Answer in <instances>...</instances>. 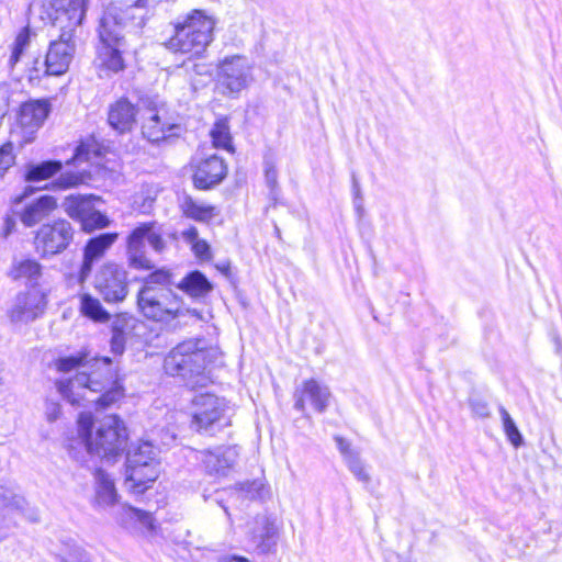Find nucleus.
Masks as SVG:
<instances>
[{"instance_id":"f257e3e1","label":"nucleus","mask_w":562,"mask_h":562,"mask_svg":"<svg viewBox=\"0 0 562 562\" xmlns=\"http://www.w3.org/2000/svg\"><path fill=\"white\" fill-rule=\"evenodd\" d=\"M148 3L149 0H136L132 4L111 3L106 7L98 26L97 60L100 67L112 72L124 70L123 54L127 44L122 31L139 30L146 24Z\"/></svg>"},{"instance_id":"f03ea898","label":"nucleus","mask_w":562,"mask_h":562,"mask_svg":"<svg viewBox=\"0 0 562 562\" xmlns=\"http://www.w3.org/2000/svg\"><path fill=\"white\" fill-rule=\"evenodd\" d=\"M86 369L74 378L56 382L59 394L71 405L81 404L86 390L100 393L93 401L98 409H106L124 396L123 381L111 358H90Z\"/></svg>"},{"instance_id":"7ed1b4c3","label":"nucleus","mask_w":562,"mask_h":562,"mask_svg":"<svg viewBox=\"0 0 562 562\" xmlns=\"http://www.w3.org/2000/svg\"><path fill=\"white\" fill-rule=\"evenodd\" d=\"M86 11L87 0H50L48 16L53 25L59 27L60 34L50 43L45 56L46 75L60 76L69 68L76 49L74 34Z\"/></svg>"},{"instance_id":"20e7f679","label":"nucleus","mask_w":562,"mask_h":562,"mask_svg":"<svg viewBox=\"0 0 562 562\" xmlns=\"http://www.w3.org/2000/svg\"><path fill=\"white\" fill-rule=\"evenodd\" d=\"M216 21L203 10L194 9L173 25V35L165 43L175 53L201 56L214 40Z\"/></svg>"},{"instance_id":"39448f33","label":"nucleus","mask_w":562,"mask_h":562,"mask_svg":"<svg viewBox=\"0 0 562 562\" xmlns=\"http://www.w3.org/2000/svg\"><path fill=\"white\" fill-rule=\"evenodd\" d=\"M200 340H187L172 348L164 359L165 372L179 376L188 386L195 387L204 381L206 350Z\"/></svg>"},{"instance_id":"423d86ee","label":"nucleus","mask_w":562,"mask_h":562,"mask_svg":"<svg viewBox=\"0 0 562 562\" xmlns=\"http://www.w3.org/2000/svg\"><path fill=\"white\" fill-rule=\"evenodd\" d=\"M158 449L148 440L132 443L126 452V483L134 493H144L159 474Z\"/></svg>"},{"instance_id":"0eeeda50","label":"nucleus","mask_w":562,"mask_h":562,"mask_svg":"<svg viewBox=\"0 0 562 562\" xmlns=\"http://www.w3.org/2000/svg\"><path fill=\"white\" fill-rule=\"evenodd\" d=\"M164 236V227L156 221L140 223L134 227L126 238L130 267L138 270H151L154 263L146 255L145 245L147 243L154 252L162 254L167 248Z\"/></svg>"},{"instance_id":"6e6552de","label":"nucleus","mask_w":562,"mask_h":562,"mask_svg":"<svg viewBox=\"0 0 562 562\" xmlns=\"http://www.w3.org/2000/svg\"><path fill=\"white\" fill-rule=\"evenodd\" d=\"M127 430L117 415L105 416L92 438L86 441V451L108 462H114L126 449Z\"/></svg>"},{"instance_id":"1a4fd4ad","label":"nucleus","mask_w":562,"mask_h":562,"mask_svg":"<svg viewBox=\"0 0 562 562\" xmlns=\"http://www.w3.org/2000/svg\"><path fill=\"white\" fill-rule=\"evenodd\" d=\"M192 405L191 428L195 431L213 436L231 425V407L224 398L210 393L199 394Z\"/></svg>"},{"instance_id":"9d476101","label":"nucleus","mask_w":562,"mask_h":562,"mask_svg":"<svg viewBox=\"0 0 562 562\" xmlns=\"http://www.w3.org/2000/svg\"><path fill=\"white\" fill-rule=\"evenodd\" d=\"M181 299L170 289L143 285L137 295V305L142 314L156 322H168L184 315Z\"/></svg>"},{"instance_id":"9b49d317","label":"nucleus","mask_w":562,"mask_h":562,"mask_svg":"<svg viewBox=\"0 0 562 562\" xmlns=\"http://www.w3.org/2000/svg\"><path fill=\"white\" fill-rule=\"evenodd\" d=\"M251 66L246 56H226L220 60L216 72V89L228 98H237L251 81Z\"/></svg>"},{"instance_id":"f8f14e48","label":"nucleus","mask_w":562,"mask_h":562,"mask_svg":"<svg viewBox=\"0 0 562 562\" xmlns=\"http://www.w3.org/2000/svg\"><path fill=\"white\" fill-rule=\"evenodd\" d=\"M75 228L64 218L41 225L34 236L35 251L43 259L64 252L74 241Z\"/></svg>"},{"instance_id":"ddd939ff","label":"nucleus","mask_w":562,"mask_h":562,"mask_svg":"<svg viewBox=\"0 0 562 562\" xmlns=\"http://www.w3.org/2000/svg\"><path fill=\"white\" fill-rule=\"evenodd\" d=\"M140 132L144 139L154 146L169 145L183 132L164 109L149 108L142 114Z\"/></svg>"},{"instance_id":"4468645a","label":"nucleus","mask_w":562,"mask_h":562,"mask_svg":"<svg viewBox=\"0 0 562 562\" xmlns=\"http://www.w3.org/2000/svg\"><path fill=\"white\" fill-rule=\"evenodd\" d=\"M93 288L105 303H122L128 294L127 272L115 262H105L93 278Z\"/></svg>"},{"instance_id":"2eb2a0df","label":"nucleus","mask_w":562,"mask_h":562,"mask_svg":"<svg viewBox=\"0 0 562 562\" xmlns=\"http://www.w3.org/2000/svg\"><path fill=\"white\" fill-rule=\"evenodd\" d=\"M192 182L195 189L207 191L221 184L227 176L228 166L218 155L194 159L192 161Z\"/></svg>"},{"instance_id":"dca6fc26","label":"nucleus","mask_w":562,"mask_h":562,"mask_svg":"<svg viewBox=\"0 0 562 562\" xmlns=\"http://www.w3.org/2000/svg\"><path fill=\"white\" fill-rule=\"evenodd\" d=\"M25 498L12 482H0V540L16 526L15 517L24 509Z\"/></svg>"},{"instance_id":"f3484780","label":"nucleus","mask_w":562,"mask_h":562,"mask_svg":"<svg viewBox=\"0 0 562 562\" xmlns=\"http://www.w3.org/2000/svg\"><path fill=\"white\" fill-rule=\"evenodd\" d=\"M47 305L46 295L38 290L19 293L9 311L13 324H27L42 316Z\"/></svg>"},{"instance_id":"a211bd4d","label":"nucleus","mask_w":562,"mask_h":562,"mask_svg":"<svg viewBox=\"0 0 562 562\" xmlns=\"http://www.w3.org/2000/svg\"><path fill=\"white\" fill-rule=\"evenodd\" d=\"M330 391L328 386L321 384L315 379H308L302 382L294 391V409L304 414L306 402L311 404L317 413H324L329 406Z\"/></svg>"},{"instance_id":"6ab92c4d","label":"nucleus","mask_w":562,"mask_h":562,"mask_svg":"<svg viewBox=\"0 0 562 562\" xmlns=\"http://www.w3.org/2000/svg\"><path fill=\"white\" fill-rule=\"evenodd\" d=\"M119 234L115 232L101 233L97 236L89 238L83 248V258L78 271L79 283H85L95 261L100 260L105 252L117 240Z\"/></svg>"},{"instance_id":"aec40b11","label":"nucleus","mask_w":562,"mask_h":562,"mask_svg":"<svg viewBox=\"0 0 562 562\" xmlns=\"http://www.w3.org/2000/svg\"><path fill=\"white\" fill-rule=\"evenodd\" d=\"M201 460L210 474L226 476L238 458L236 447H217L214 450L201 451Z\"/></svg>"},{"instance_id":"412c9836","label":"nucleus","mask_w":562,"mask_h":562,"mask_svg":"<svg viewBox=\"0 0 562 562\" xmlns=\"http://www.w3.org/2000/svg\"><path fill=\"white\" fill-rule=\"evenodd\" d=\"M137 109L126 98H121L110 105L109 125L119 134L130 133L136 124Z\"/></svg>"},{"instance_id":"4be33fe9","label":"nucleus","mask_w":562,"mask_h":562,"mask_svg":"<svg viewBox=\"0 0 562 562\" xmlns=\"http://www.w3.org/2000/svg\"><path fill=\"white\" fill-rule=\"evenodd\" d=\"M56 206V199L44 194L25 204L16 215L25 227H33L45 220Z\"/></svg>"},{"instance_id":"5701e85b","label":"nucleus","mask_w":562,"mask_h":562,"mask_svg":"<svg viewBox=\"0 0 562 562\" xmlns=\"http://www.w3.org/2000/svg\"><path fill=\"white\" fill-rule=\"evenodd\" d=\"M256 528L252 530L251 541L261 554H268L276 550L278 542V528L269 517H260L256 520Z\"/></svg>"},{"instance_id":"b1692460","label":"nucleus","mask_w":562,"mask_h":562,"mask_svg":"<svg viewBox=\"0 0 562 562\" xmlns=\"http://www.w3.org/2000/svg\"><path fill=\"white\" fill-rule=\"evenodd\" d=\"M179 207L184 217L203 224H209L220 214L215 205L201 203L187 193L179 199Z\"/></svg>"},{"instance_id":"393cba45","label":"nucleus","mask_w":562,"mask_h":562,"mask_svg":"<svg viewBox=\"0 0 562 562\" xmlns=\"http://www.w3.org/2000/svg\"><path fill=\"white\" fill-rule=\"evenodd\" d=\"M175 286L193 300L204 299L213 290L212 282L200 270L188 272Z\"/></svg>"},{"instance_id":"a878e982","label":"nucleus","mask_w":562,"mask_h":562,"mask_svg":"<svg viewBox=\"0 0 562 562\" xmlns=\"http://www.w3.org/2000/svg\"><path fill=\"white\" fill-rule=\"evenodd\" d=\"M50 113V103L46 100H33L21 105L19 122L23 127H40Z\"/></svg>"},{"instance_id":"bb28decb","label":"nucleus","mask_w":562,"mask_h":562,"mask_svg":"<svg viewBox=\"0 0 562 562\" xmlns=\"http://www.w3.org/2000/svg\"><path fill=\"white\" fill-rule=\"evenodd\" d=\"M99 202L101 199L94 194H69L65 198L61 207L71 220L81 223Z\"/></svg>"},{"instance_id":"cd10ccee","label":"nucleus","mask_w":562,"mask_h":562,"mask_svg":"<svg viewBox=\"0 0 562 562\" xmlns=\"http://www.w3.org/2000/svg\"><path fill=\"white\" fill-rule=\"evenodd\" d=\"M95 497L101 506H112L117 502L119 495L115 488L114 481L101 468L95 469Z\"/></svg>"},{"instance_id":"c85d7f7f","label":"nucleus","mask_w":562,"mask_h":562,"mask_svg":"<svg viewBox=\"0 0 562 562\" xmlns=\"http://www.w3.org/2000/svg\"><path fill=\"white\" fill-rule=\"evenodd\" d=\"M80 314L93 323L104 324L111 319V314L104 308L99 299L90 293L79 295Z\"/></svg>"},{"instance_id":"c756f323","label":"nucleus","mask_w":562,"mask_h":562,"mask_svg":"<svg viewBox=\"0 0 562 562\" xmlns=\"http://www.w3.org/2000/svg\"><path fill=\"white\" fill-rule=\"evenodd\" d=\"M59 160H44L37 164H29L25 168V181L38 182L57 175L61 170Z\"/></svg>"},{"instance_id":"7c9ffc66","label":"nucleus","mask_w":562,"mask_h":562,"mask_svg":"<svg viewBox=\"0 0 562 562\" xmlns=\"http://www.w3.org/2000/svg\"><path fill=\"white\" fill-rule=\"evenodd\" d=\"M210 135L212 138L213 146L215 148L225 149L227 151L234 153L229 125L226 119L217 120L214 123L210 132Z\"/></svg>"},{"instance_id":"2f4dec72","label":"nucleus","mask_w":562,"mask_h":562,"mask_svg":"<svg viewBox=\"0 0 562 562\" xmlns=\"http://www.w3.org/2000/svg\"><path fill=\"white\" fill-rule=\"evenodd\" d=\"M42 274V266L35 259H24L15 263L11 270L14 280L26 279L35 284Z\"/></svg>"},{"instance_id":"473e14b6","label":"nucleus","mask_w":562,"mask_h":562,"mask_svg":"<svg viewBox=\"0 0 562 562\" xmlns=\"http://www.w3.org/2000/svg\"><path fill=\"white\" fill-rule=\"evenodd\" d=\"M89 359L90 352L87 349H81L80 351L74 355L59 357L55 361V366L57 371L68 373L72 370L86 368Z\"/></svg>"},{"instance_id":"72a5a7b5","label":"nucleus","mask_w":562,"mask_h":562,"mask_svg":"<svg viewBox=\"0 0 562 562\" xmlns=\"http://www.w3.org/2000/svg\"><path fill=\"white\" fill-rule=\"evenodd\" d=\"M498 411L501 414L504 432H505L508 441L515 448H519V447L524 446V443H525L524 437H522L520 430L518 429L516 423L509 415V413L502 405L499 406Z\"/></svg>"},{"instance_id":"f704fd0d","label":"nucleus","mask_w":562,"mask_h":562,"mask_svg":"<svg viewBox=\"0 0 562 562\" xmlns=\"http://www.w3.org/2000/svg\"><path fill=\"white\" fill-rule=\"evenodd\" d=\"M80 225L83 232L91 233L95 229H103L109 227L111 225V220L105 213L101 212L95 204L94 207L82 220Z\"/></svg>"},{"instance_id":"c9c22d12","label":"nucleus","mask_w":562,"mask_h":562,"mask_svg":"<svg viewBox=\"0 0 562 562\" xmlns=\"http://www.w3.org/2000/svg\"><path fill=\"white\" fill-rule=\"evenodd\" d=\"M126 334L120 319H115L112 324V336L110 339L111 352L114 356H122L125 351Z\"/></svg>"},{"instance_id":"e433bc0d","label":"nucleus","mask_w":562,"mask_h":562,"mask_svg":"<svg viewBox=\"0 0 562 562\" xmlns=\"http://www.w3.org/2000/svg\"><path fill=\"white\" fill-rule=\"evenodd\" d=\"M31 40V30L29 26L23 27L16 35L15 41L13 43V49L10 56V64L15 65L21 56L23 55L25 48L29 46Z\"/></svg>"},{"instance_id":"4c0bfd02","label":"nucleus","mask_w":562,"mask_h":562,"mask_svg":"<svg viewBox=\"0 0 562 562\" xmlns=\"http://www.w3.org/2000/svg\"><path fill=\"white\" fill-rule=\"evenodd\" d=\"M265 180L269 188V196L274 203H278L281 190L278 184V171L271 161H265Z\"/></svg>"},{"instance_id":"58836bf2","label":"nucleus","mask_w":562,"mask_h":562,"mask_svg":"<svg viewBox=\"0 0 562 562\" xmlns=\"http://www.w3.org/2000/svg\"><path fill=\"white\" fill-rule=\"evenodd\" d=\"M14 146L7 142L0 146V179L4 178L8 170L15 164Z\"/></svg>"},{"instance_id":"ea45409f","label":"nucleus","mask_w":562,"mask_h":562,"mask_svg":"<svg viewBox=\"0 0 562 562\" xmlns=\"http://www.w3.org/2000/svg\"><path fill=\"white\" fill-rule=\"evenodd\" d=\"M157 285H175L172 281V274L164 269H157L150 272L144 280V285L154 286Z\"/></svg>"},{"instance_id":"a19ab883","label":"nucleus","mask_w":562,"mask_h":562,"mask_svg":"<svg viewBox=\"0 0 562 562\" xmlns=\"http://www.w3.org/2000/svg\"><path fill=\"white\" fill-rule=\"evenodd\" d=\"M93 419L91 415L81 413L78 417V431L81 438V443L86 449V441L88 438H92Z\"/></svg>"},{"instance_id":"79ce46f5","label":"nucleus","mask_w":562,"mask_h":562,"mask_svg":"<svg viewBox=\"0 0 562 562\" xmlns=\"http://www.w3.org/2000/svg\"><path fill=\"white\" fill-rule=\"evenodd\" d=\"M60 562H90L89 554L79 546L71 544L65 554L60 555Z\"/></svg>"},{"instance_id":"37998d69","label":"nucleus","mask_w":562,"mask_h":562,"mask_svg":"<svg viewBox=\"0 0 562 562\" xmlns=\"http://www.w3.org/2000/svg\"><path fill=\"white\" fill-rule=\"evenodd\" d=\"M346 463H347L350 472L357 477L358 481H360L362 483H369L370 475L366 471L364 465H363L359 454L356 457H352L350 460L346 461Z\"/></svg>"},{"instance_id":"c03bdc74","label":"nucleus","mask_w":562,"mask_h":562,"mask_svg":"<svg viewBox=\"0 0 562 562\" xmlns=\"http://www.w3.org/2000/svg\"><path fill=\"white\" fill-rule=\"evenodd\" d=\"M80 183V178L74 172H64L55 180L54 186L58 189H69L77 187Z\"/></svg>"},{"instance_id":"a18cd8bd","label":"nucleus","mask_w":562,"mask_h":562,"mask_svg":"<svg viewBox=\"0 0 562 562\" xmlns=\"http://www.w3.org/2000/svg\"><path fill=\"white\" fill-rule=\"evenodd\" d=\"M470 407L476 417L486 418L490 416V407L486 401L479 396H474L470 398Z\"/></svg>"},{"instance_id":"49530a36","label":"nucleus","mask_w":562,"mask_h":562,"mask_svg":"<svg viewBox=\"0 0 562 562\" xmlns=\"http://www.w3.org/2000/svg\"><path fill=\"white\" fill-rule=\"evenodd\" d=\"M334 440H335L336 447L339 450V452L341 453L345 462L350 460L352 457H356L359 454L357 451L351 449V443L346 438H344L339 435H336V436H334Z\"/></svg>"},{"instance_id":"de8ad7c7","label":"nucleus","mask_w":562,"mask_h":562,"mask_svg":"<svg viewBox=\"0 0 562 562\" xmlns=\"http://www.w3.org/2000/svg\"><path fill=\"white\" fill-rule=\"evenodd\" d=\"M191 248L195 257L201 260H210L212 257L211 246L204 239L195 240V243L191 245Z\"/></svg>"},{"instance_id":"09e8293b","label":"nucleus","mask_w":562,"mask_h":562,"mask_svg":"<svg viewBox=\"0 0 562 562\" xmlns=\"http://www.w3.org/2000/svg\"><path fill=\"white\" fill-rule=\"evenodd\" d=\"M45 414L48 422H55L59 418L61 414V407L59 403L47 401L45 406Z\"/></svg>"},{"instance_id":"8fccbe9b","label":"nucleus","mask_w":562,"mask_h":562,"mask_svg":"<svg viewBox=\"0 0 562 562\" xmlns=\"http://www.w3.org/2000/svg\"><path fill=\"white\" fill-rule=\"evenodd\" d=\"M16 216V212H13V214H5V216L3 217L2 232L4 237H8L15 231Z\"/></svg>"},{"instance_id":"3c124183","label":"nucleus","mask_w":562,"mask_h":562,"mask_svg":"<svg viewBox=\"0 0 562 562\" xmlns=\"http://www.w3.org/2000/svg\"><path fill=\"white\" fill-rule=\"evenodd\" d=\"M203 497H204L205 502L212 501V502L216 503L218 506H221L224 509L226 515H229L228 508L224 504L223 492L215 491V493L213 495H210V496L203 494Z\"/></svg>"},{"instance_id":"603ef678","label":"nucleus","mask_w":562,"mask_h":562,"mask_svg":"<svg viewBox=\"0 0 562 562\" xmlns=\"http://www.w3.org/2000/svg\"><path fill=\"white\" fill-rule=\"evenodd\" d=\"M182 236L186 241L190 243L191 245L195 243V240H199V232L195 226H190L188 229L183 231Z\"/></svg>"},{"instance_id":"864d4df0","label":"nucleus","mask_w":562,"mask_h":562,"mask_svg":"<svg viewBox=\"0 0 562 562\" xmlns=\"http://www.w3.org/2000/svg\"><path fill=\"white\" fill-rule=\"evenodd\" d=\"M74 158L80 161L88 160V149L85 144H80L75 149Z\"/></svg>"},{"instance_id":"5fc2aeb1","label":"nucleus","mask_w":562,"mask_h":562,"mask_svg":"<svg viewBox=\"0 0 562 562\" xmlns=\"http://www.w3.org/2000/svg\"><path fill=\"white\" fill-rule=\"evenodd\" d=\"M135 517L143 524H147L150 520V514L137 508H131Z\"/></svg>"},{"instance_id":"6e6d98bb","label":"nucleus","mask_w":562,"mask_h":562,"mask_svg":"<svg viewBox=\"0 0 562 562\" xmlns=\"http://www.w3.org/2000/svg\"><path fill=\"white\" fill-rule=\"evenodd\" d=\"M181 310L184 312V315H182L181 317H184V316H191V317H194L196 319H202V314L200 311H198L196 308H188V307H182L181 306Z\"/></svg>"},{"instance_id":"4d7b16f0","label":"nucleus","mask_w":562,"mask_h":562,"mask_svg":"<svg viewBox=\"0 0 562 562\" xmlns=\"http://www.w3.org/2000/svg\"><path fill=\"white\" fill-rule=\"evenodd\" d=\"M353 207L358 213L359 217L363 214V198L360 195L359 198L353 196Z\"/></svg>"},{"instance_id":"13d9d810","label":"nucleus","mask_w":562,"mask_h":562,"mask_svg":"<svg viewBox=\"0 0 562 562\" xmlns=\"http://www.w3.org/2000/svg\"><path fill=\"white\" fill-rule=\"evenodd\" d=\"M352 193H353V196H356V198H359L360 195H362L360 183L355 173L352 175Z\"/></svg>"},{"instance_id":"bf43d9fd","label":"nucleus","mask_w":562,"mask_h":562,"mask_svg":"<svg viewBox=\"0 0 562 562\" xmlns=\"http://www.w3.org/2000/svg\"><path fill=\"white\" fill-rule=\"evenodd\" d=\"M227 562H249V561L243 557H232L227 560Z\"/></svg>"},{"instance_id":"052dcab7","label":"nucleus","mask_w":562,"mask_h":562,"mask_svg":"<svg viewBox=\"0 0 562 562\" xmlns=\"http://www.w3.org/2000/svg\"><path fill=\"white\" fill-rule=\"evenodd\" d=\"M218 269L221 270L222 273L228 274L231 267H229V263H226V265H223L222 267H218Z\"/></svg>"},{"instance_id":"680f3d73","label":"nucleus","mask_w":562,"mask_h":562,"mask_svg":"<svg viewBox=\"0 0 562 562\" xmlns=\"http://www.w3.org/2000/svg\"><path fill=\"white\" fill-rule=\"evenodd\" d=\"M274 231H276V235L278 236V238H280V229L277 225L274 226Z\"/></svg>"}]
</instances>
